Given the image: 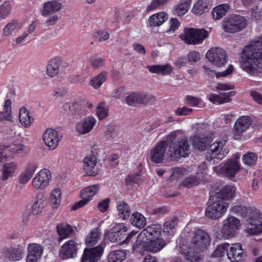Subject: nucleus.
<instances>
[{
  "instance_id": "f257e3e1",
  "label": "nucleus",
  "mask_w": 262,
  "mask_h": 262,
  "mask_svg": "<svg viewBox=\"0 0 262 262\" xmlns=\"http://www.w3.org/2000/svg\"><path fill=\"white\" fill-rule=\"evenodd\" d=\"M262 37L243 49L240 61L241 69L252 76L262 73Z\"/></svg>"
},
{
  "instance_id": "f03ea898",
  "label": "nucleus",
  "mask_w": 262,
  "mask_h": 262,
  "mask_svg": "<svg viewBox=\"0 0 262 262\" xmlns=\"http://www.w3.org/2000/svg\"><path fill=\"white\" fill-rule=\"evenodd\" d=\"M193 234L188 248L186 249L185 246H180V251L186 259L191 262H200L202 258L198 254L207 248L211 239L209 234L202 229L195 230Z\"/></svg>"
},
{
  "instance_id": "7ed1b4c3",
  "label": "nucleus",
  "mask_w": 262,
  "mask_h": 262,
  "mask_svg": "<svg viewBox=\"0 0 262 262\" xmlns=\"http://www.w3.org/2000/svg\"><path fill=\"white\" fill-rule=\"evenodd\" d=\"M190 153V144L187 137H183L169 144L166 152L167 158L171 161L182 157H188Z\"/></svg>"
},
{
  "instance_id": "20e7f679",
  "label": "nucleus",
  "mask_w": 262,
  "mask_h": 262,
  "mask_svg": "<svg viewBox=\"0 0 262 262\" xmlns=\"http://www.w3.org/2000/svg\"><path fill=\"white\" fill-rule=\"evenodd\" d=\"M208 36V32L204 29L185 28L180 38L186 44L199 45Z\"/></svg>"
},
{
  "instance_id": "39448f33",
  "label": "nucleus",
  "mask_w": 262,
  "mask_h": 262,
  "mask_svg": "<svg viewBox=\"0 0 262 262\" xmlns=\"http://www.w3.org/2000/svg\"><path fill=\"white\" fill-rule=\"evenodd\" d=\"M228 206V202L215 197L214 201L207 207L205 215L212 220L219 219L226 212Z\"/></svg>"
},
{
  "instance_id": "423d86ee",
  "label": "nucleus",
  "mask_w": 262,
  "mask_h": 262,
  "mask_svg": "<svg viewBox=\"0 0 262 262\" xmlns=\"http://www.w3.org/2000/svg\"><path fill=\"white\" fill-rule=\"evenodd\" d=\"M226 144V141H218L211 144L206 155V160L209 162L213 161L215 163V159L222 160L228 153L229 151L226 148H224Z\"/></svg>"
},
{
  "instance_id": "0eeeda50",
  "label": "nucleus",
  "mask_w": 262,
  "mask_h": 262,
  "mask_svg": "<svg viewBox=\"0 0 262 262\" xmlns=\"http://www.w3.org/2000/svg\"><path fill=\"white\" fill-rule=\"evenodd\" d=\"M246 25L244 18L237 15L230 16L222 23L224 31L230 33L240 31L245 28Z\"/></svg>"
},
{
  "instance_id": "6e6552de",
  "label": "nucleus",
  "mask_w": 262,
  "mask_h": 262,
  "mask_svg": "<svg viewBox=\"0 0 262 262\" xmlns=\"http://www.w3.org/2000/svg\"><path fill=\"white\" fill-rule=\"evenodd\" d=\"M154 101L155 97L152 95L141 92L132 93L125 98L126 103L130 106L136 104L146 105L151 104Z\"/></svg>"
},
{
  "instance_id": "1a4fd4ad",
  "label": "nucleus",
  "mask_w": 262,
  "mask_h": 262,
  "mask_svg": "<svg viewBox=\"0 0 262 262\" xmlns=\"http://www.w3.org/2000/svg\"><path fill=\"white\" fill-rule=\"evenodd\" d=\"M206 57L210 62L219 67L224 66L227 59L226 51L220 48H212L208 51Z\"/></svg>"
},
{
  "instance_id": "9d476101",
  "label": "nucleus",
  "mask_w": 262,
  "mask_h": 262,
  "mask_svg": "<svg viewBox=\"0 0 262 262\" xmlns=\"http://www.w3.org/2000/svg\"><path fill=\"white\" fill-rule=\"evenodd\" d=\"M169 145L165 141L158 142L150 150L149 156L151 161L155 163H162L166 156Z\"/></svg>"
},
{
  "instance_id": "9b49d317",
  "label": "nucleus",
  "mask_w": 262,
  "mask_h": 262,
  "mask_svg": "<svg viewBox=\"0 0 262 262\" xmlns=\"http://www.w3.org/2000/svg\"><path fill=\"white\" fill-rule=\"evenodd\" d=\"M161 226L158 224H152L142 230L137 236V242L140 244L160 237L161 233Z\"/></svg>"
},
{
  "instance_id": "f8f14e48",
  "label": "nucleus",
  "mask_w": 262,
  "mask_h": 262,
  "mask_svg": "<svg viewBox=\"0 0 262 262\" xmlns=\"http://www.w3.org/2000/svg\"><path fill=\"white\" fill-rule=\"evenodd\" d=\"M239 220L234 216H229L223 222L222 233L223 235L228 238L236 234L240 226Z\"/></svg>"
},
{
  "instance_id": "ddd939ff",
  "label": "nucleus",
  "mask_w": 262,
  "mask_h": 262,
  "mask_svg": "<svg viewBox=\"0 0 262 262\" xmlns=\"http://www.w3.org/2000/svg\"><path fill=\"white\" fill-rule=\"evenodd\" d=\"M230 211L238 214L243 217L247 218V227L250 225V219H254L259 211L256 208L241 205H235L230 208Z\"/></svg>"
},
{
  "instance_id": "4468645a",
  "label": "nucleus",
  "mask_w": 262,
  "mask_h": 262,
  "mask_svg": "<svg viewBox=\"0 0 262 262\" xmlns=\"http://www.w3.org/2000/svg\"><path fill=\"white\" fill-rule=\"evenodd\" d=\"M251 118L247 116L239 117L234 123L233 138L235 140L241 139L243 134L246 132L252 124Z\"/></svg>"
},
{
  "instance_id": "2eb2a0df",
  "label": "nucleus",
  "mask_w": 262,
  "mask_h": 262,
  "mask_svg": "<svg viewBox=\"0 0 262 262\" xmlns=\"http://www.w3.org/2000/svg\"><path fill=\"white\" fill-rule=\"evenodd\" d=\"M51 178V174L48 169H41L33 178L32 186L36 189H43L48 186Z\"/></svg>"
},
{
  "instance_id": "dca6fc26",
  "label": "nucleus",
  "mask_w": 262,
  "mask_h": 262,
  "mask_svg": "<svg viewBox=\"0 0 262 262\" xmlns=\"http://www.w3.org/2000/svg\"><path fill=\"white\" fill-rule=\"evenodd\" d=\"M241 168L237 159H229L221 167V171L225 177L233 179L238 173Z\"/></svg>"
},
{
  "instance_id": "f3484780",
  "label": "nucleus",
  "mask_w": 262,
  "mask_h": 262,
  "mask_svg": "<svg viewBox=\"0 0 262 262\" xmlns=\"http://www.w3.org/2000/svg\"><path fill=\"white\" fill-rule=\"evenodd\" d=\"M96 122L94 117H86L76 123V130L79 134H86L93 129Z\"/></svg>"
},
{
  "instance_id": "a211bd4d",
  "label": "nucleus",
  "mask_w": 262,
  "mask_h": 262,
  "mask_svg": "<svg viewBox=\"0 0 262 262\" xmlns=\"http://www.w3.org/2000/svg\"><path fill=\"white\" fill-rule=\"evenodd\" d=\"M43 140L47 146L51 150L55 149L59 144V138L57 131L48 128L42 135Z\"/></svg>"
},
{
  "instance_id": "6ab92c4d",
  "label": "nucleus",
  "mask_w": 262,
  "mask_h": 262,
  "mask_svg": "<svg viewBox=\"0 0 262 262\" xmlns=\"http://www.w3.org/2000/svg\"><path fill=\"white\" fill-rule=\"evenodd\" d=\"M246 255L239 243L231 245L227 252V257L232 262H239L245 259Z\"/></svg>"
},
{
  "instance_id": "aec40b11",
  "label": "nucleus",
  "mask_w": 262,
  "mask_h": 262,
  "mask_svg": "<svg viewBox=\"0 0 262 262\" xmlns=\"http://www.w3.org/2000/svg\"><path fill=\"white\" fill-rule=\"evenodd\" d=\"M127 230V228L124 224H117L110 231H106L105 235L111 242L115 243L122 239L123 233Z\"/></svg>"
},
{
  "instance_id": "412c9836",
  "label": "nucleus",
  "mask_w": 262,
  "mask_h": 262,
  "mask_svg": "<svg viewBox=\"0 0 262 262\" xmlns=\"http://www.w3.org/2000/svg\"><path fill=\"white\" fill-rule=\"evenodd\" d=\"M103 248L101 245L91 249H85L82 262H97L103 253Z\"/></svg>"
},
{
  "instance_id": "4be33fe9",
  "label": "nucleus",
  "mask_w": 262,
  "mask_h": 262,
  "mask_svg": "<svg viewBox=\"0 0 262 262\" xmlns=\"http://www.w3.org/2000/svg\"><path fill=\"white\" fill-rule=\"evenodd\" d=\"M77 251L76 243L74 241L71 240L62 245L59 255L63 259H68L74 257L76 255Z\"/></svg>"
},
{
  "instance_id": "5701e85b",
  "label": "nucleus",
  "mask_w": 262,
  "mask_h": 262,
  "mask_svg": "<svg viewBox=\"0 0 262 262\" xmlns=\"http://www.w3.org/2000/svg\"><path fill=\"white\" fill-rule=\"evenodd\" d=\"M144 248L152 253H157L161 250L166 245L165 241L160 237L141 243Z\"/></svg>"
},
{
  "instance_id": "b1692460",
  "label": "nucleus",
  "mask_w": 262,
  "mask_h": 262,
  "mask_svg": "<svg viewBox=\"0 0 262 262\" xmlns=\"http://www.w3.org/2000/svg\"><path fill=\"white\" fill-rule=\"evenodd\" d=\"M254 219H250V225L247 228V232L251 235L262 232V213L259 211Z\"/></svg>"
},
{
  "instance_id": "393cba45",
  "label": "nucleus",
  "mask_w": 262,
  "mask_h": 262,
  "mask_svg": "<svg viewBox=\"0 0 262 262\" xmlns=\"http://www.w3.org/2000/svg\"><path fill=\"white\" fill-rule=\"evenodd\" d=\"M83 169L88 176L95 177L97 174V171L94 170L96 164L97 159L94 155L86 156L83 160Z\"/></svg>"
},
{
  "instance_id": "a878e982",
  "label": "nucleus",
  "mask_w": 262,
  "mask_h": 262,
  "mask_svg": "<svg viewBox=\"0 0 262 262\" xmlns=\"http://www.w3.org/2000/svg\"><path fill=\"white\" fill-rule=\"evenodd\" d=\"M61 61L59 58L54 57L48 62L46 67V74L50 78L56 77L59 73V68Z\"/></svg>"
},
{
  "instance_id": "bb28decb",
  "label": "nucleus",
  "mask_w": 262,
  "mask_h": 262,
  "mask_svg": "<svg viewBox=\"0 0 262 262\" xmlns=\"http://www.w3.org/2000/svg\"><path fill=\"white\" fill-rule=\"evenodd\" d=\"M6 160L2 162L1 169V179L6 180L9 178L13 176L17 169V165L14 162H5Z\"/></svg>"
},
{
  "instance_id": "cd10ccee",
  "label": "nucleus",
  "mask_w": 262,
  "mask_h": 262,
  "mask_svg": "<svg viewBox=\"0 0 262 262\" xmlns=\"http://www.w3.org/2000/svg\"><path fill=\"white\" fill-rule=\"evenodd\" d=\"M235 91H231L228 93H221L220 95L216 94H210L207 96L209 100L212 103H219L223 104L225 103L230 102L231 100L230 97L235 95Z\"/></svg>"
},
{
  "instance_id": "c85d7f7f",
  "label": "nucleus",
  "mask_w": 262,
  "mask_h": 262,
  "mask_svg": "<svg viewBox=\"0 0 262 262\" xmlns=\"http://www.w3.org/2000/svg\"><path fill=\"white\" fill-rule=\"evenodd\" d=\"M236 190V188L234 186H225L216 193L215 197L226 202V201L230 200L234 197Z\"/></svg>"
},
{
  "instance_id": "c756f323",
  "label": "nucleus",
  "mask_w": 262,
  "mask_h": 262,
  "mask_svg": "<svg viewBox=\"0 0 262 262\" xmlns=\"http://www.w3.org/2000/svg\"><path fill=\"white\" fill-rule=\"evenodd\" d=\"M211 142V138L207 136H195L192 139L193 146L201 151L205 150Z\"/></svg>"
},
{
  "instance_id": "7c9ffc66",
  "label": "nucleus",
  "mask_w": 262,
  "mask_h": 262,
  "mask_svg": "<svg viewBox=\"0 0 262 262\" xmlns=\"http://www.w3.org/2000/svg\"><path fill=\"white\" fill-rule=\"evenodd\" d=\"M61 8V3L57 0H53L45 3L43 5L42 14L49 15L59 11Z\"/></svg>"
},
{
  "instance_id": "2f4dec72",
  "label": "nucleus",
  "mask_w": 262,
  "mask_h": 262,
  "mask_svg": "<svg viewBox=\"0 0 262 262\" xmlns=\"http://www.w3.org/2000/svg\"><path fill=\"white\" fill-rule=\"evenodd\" d=\"M147 68L152 73L161 74L162 75H170L173 71L172 66L168 63L164 65L148 66Z\"/></svg>"
},
{
  "instance_id": "473e14b6",
  "label": "nucleus",
  "mask_w": 262,
  "mask_h": 262,
  "mask_svg": "<svg viewBox=\"0 0 262 262\" xmlns=\"http://www.w3.org/2000/svg\"><path fill=\"white\" fill-rule=\"evenodd\" d=\"M168 19V15L164 12H160L151 15L148 19V24L150 27H159L162 25Z\"/></svg>"
},
{
  "instance_id": "72a5a7b5",
  "label": "nucleus",
  "mask_w": 262,
  "mask_h": 262,
  "mask_svg": "<svg viewBox=\"0 0 262 262\" xmlns=\"http://www.w3.org/2000/svg\"><path fill=\"white\" fill-rule=\"evenodd\" d=\"M117 210L119 217L123 220L129 218L131 214L130 209L128 204L124 201H120L117 203Z\"/></svg>"
},
{
  "instance_id": "f704fd0d",
  "label": "nucleus",
  "mask_w": 262,
  "mask_h": 262,
  "mask_svg": "<svg viewBox=\"0 0 262 262\" xmlns=\"http://www.w3.org/2000/svg\"><path fill=\"white\" fill-rule=\"evenodd\" d=\"M56 228L59 235V242H61L63 239L69 237L73 232L72 227L68 224L63 223L58 224L57 225Z\"/></svg>"
},
{
  "instance_id": "c9c22d12",
  "label": "nucleus",
  "mask_w": 262,
  "mask_h": 262,
  "mask_svg": "<svg viewBox=\"0 0 262 262\" xmlns=\"http://www.w3.org/2000/svg\"><path fill=\"white\" fill-rule=\"evenodd\" d=\"M99 190V185L98 184L91 185L83 189L80 193V196L81 198L87 200L89 202Z\"/></svg>"
},
{
  "instance_id": "e433bc0d",
  "label": "nucleus",
  "mask_w": 262,
  "mask_h": 262,
  "mask_svg": "<svg viewBox=\"0 0 262 262\" xmlns=\"http://www.w3.org/2000/svg\"><path fill=\"white\" fill-rule=\"evenodd\" d=\"M19 119L20 123L26 127L30 126L34 121V118L30 116L29 111L25 107L19 109Z\"/></svg>"
},
{
  "instance_id": "4c0bfd02",
  "label": "nucleus",
  "mask_w": 262,
  "mask_h": 262,
  "mask_svg": "<svg viewBox=\"0 0 262 262\" xmlns=\"http://www.w3.org/2000/svg\"><path fill=\"white\" fill-rule=\"evenodd\" d=\"M230 9L227 4H220L216 6L212 11L213 18L217 20L226 15Z\"/></svg>"
},
{
  "instance_id": "58836bf2",
  "label": "nucleus",
  "mask_w": 262,
  "mask_h": 262,
  "mask_svg": "<svg viewBox=\"0 0 262 262\" xmlns=\"http://www.w3.org/2000/svg\"><path fill=\"white\" fill-rule=\"evenodd\" d=\"M190 4L191 0H181L179 4L174 7V14L179 16L183 15L188 11Z\"/></svg>"
},
{
  "instance_id": "ea45409f",
  "label": "nucleus",
  "mask_w": 262,
  "mask_h": 262,
  "mask_svg": "<svg viewBox=\"0 0 262 262\" xmlns=\"http://www.w3.org/2000/svg\"><path fill=\"white\" fill-rule=\"evenodd\" d=\"M125 250H115L111 252L107 257L108 262H121L126 258Z\"/></svg>"
},
{
  "instance_id": "a19ab883",
  "label": "nucleus",
  "mask_w": 262,
  "mask_h": 262,
  "mask_svg": "<svg viewBox=\"0 0 262 262\" xmlns=\"http://www.w3.org/2000/svg\"><path fill=\"white\" fill-rule=\"evenodd\" d=\"M20 28L18 21L17 20H13L4 27L3 35L7 37L13 35Z\"/></svg>"
},
{
  "instance_id": "79ce46f5",
  "label": "nucleus",
  "mask_w": 262,
  "mask_h": 262,
  "mask_svg": "<svg viewBox=\"0 0 262 262\" xmlns=\"http://www.w3.org/2000/svg\"><path fill=\"white\" fill-rule=\"evenodd\" d=\"M3 150H5L6 154L8 150H10L12 153L18 154H26L30 151L29 148L27 146L21 143L12 144L9 147L3 149Z\"/></svg>"
},
{
  "instance_id": "37998d69",
  "label": "nucleus",
  "mask_w": 262,
  "mask_h": 262,
  "mask_svg": "<svg viewBox=\"0 0 262 262\" xmlns=\"http://www.w3.org/2000/svg\"><path fill=\"white\" fill-rule=\"evenodd\" d=\"M130 222L132 224L139 228H143L146 225V218L140 213L136 212L133 213Z\"/></svg>"
},
{
  "instance_id": "c03bdc74",
  "label": "nucleus",
  "mask_w": 262,
  "mask_h": 262,
  "mask_svg": "<svg viewBox=\"0 0 262 262\" xmlns=\"http://www.w3.org/2000/svg\"><path fill=\"white\" fill-rule=\"evenodd\" d=\"M100 236L99 229L98 228L92 230L85 238V244L88 246L92 247L98 241Z\"/></svg>"
},
{
  "instance_id": "a18cd8bd",
  "label": "nucleus",
  "mask_w": 262,
  "mask_h": 262,
  "mask_svg": "<svg viewBox=\"0 0 262 262\" xmlns=\"http://www.w3.org/2000/svg\"><path fill=\"white\" fill-rule=\"evenodd\" d=\"M203 68L205 70V73L207 75L213 77L215 74L217 78L221 77H225L227 75H230L232 73L233 71V67L232 65H229L228 69L222 72H217L215 73L214 71L211 70L209 68L207 67L206 66H203Z\"/></svg>"
},
{
  "instance_id": "49530a36",
  "label": "nucleus",
  "mask_w": 262,
  "mask_h": 262,
  "mask_svg": "<svg viewBox=\"0 0 262 262\" xmlns=\"http://www.w3.org/2000/svg\"><path fill=\"white\" fill-rule=\"evenodd\" d=\"M43 246L37 243H30L27 246L28 254L40 257L43 251Z\"/></svg>"
},
{
  "instance_id": "de8ad7c7",
  "label": "nucleus",
  "mask_w": 262,
  "mask_h": 262,
  "mask_svg": "<svg viewBox=\"0 0 262 262\" xmlns=\"http://www.w3.org/2000/svg\"><path fill=\"white\" fill-rule=\"evenodd\" d=\"M43 197L41 194H37L35 200L32 206V213L33 214H38L41 212L43 206Z\"/></svg>"
},
{
  "instance_id": "09e8293b",
  "label": "nucleus",
  "mask_w": 262,
  "mask_h": 262,
  "mask_svg": "<svg viewBox=\"0 0 262 262\" xmlns=\"http://www.w3.org/2000/svg\"><path fill=\"white\" fill-rule=\"evenodd\" d=\"M108 73L106 71H103L95 76L90 82L91 85L95 89L100 87L107 78Z\"/></svg>"
},
{
  "instance_id": "8fccbe9b",
  "label": "nucleus",
  "mask_w": 262,
  "mask_h": 262,
  "mask_svg": "<svg viewBox=\"0 0 262 262\" xmlns=\"http://www.w3.org/2000/svg\"><path fill=\"white\" fill-rule=\"evenodd\" d=\"M23 251L20 248H10L5 253V255L11 260H18L22 258Z\"/></svg>"
},
{
  "instance_id": "3c124183",
  "label": "nucleus",
  "mask_w": 262,
  "mask_h": 262,
  "mask_svg": "<svg viewBox=\"0 0 262 262\" xmlns=\"http://www.w3.org/2000/svg\"><path fill=\"white\" fill-rule=\"evenodd\" d=\"M50 202L53 208H57L61 202V190L59 188L54 189L50 194Z\"/></svg>"
},
{
  "instance_id": "603ef678",
  "label": "nucleus",
  "mask_w": 262,
  "mask_h": 262,
  "mask_svg": "<svg viewBox=\"0 0 262 262\" xmlns=\"http://www.w3.org/2000/svg\"><path fill=\"white\" fill-rule=\"evenodd\" d=\"M104 138L108 141H117L119 138L118 128L115 126L108 127L105 132Z\"/></svg>"
},
{
  "instance_id": "864d4df0",
  "label": "nucleus",
  "mask_w": 262,
  "mask_h": 262,
  "mask_svg": "<svg viewBox=\"0 0 262 262\" xmlns=\"http://www.w3.org/2000/svg\"><path fill=\"white\" fill-rule=\"evenodd\" d=\"M89 63L92 68L99 69L105 66V60L103 58L93 55L89 58Z\"/></svg>"
},
{
  "instance_id": "5fc2aeb1",
  "label": "nucleus",
  "mask_w": 262,
  "mask_h": 262,
  "mask_svg": "<svg viewBox=\"0 0 262 262\" xmlns=\"http://www.w3.org/2000/svg\"><path fill=\"white\" fill-rule=\"evenodd\" d=\"M200 174H198L196 176H191L186 178L182 182V185L188 188L198 185L200 184L202 180L200 178Z\"/></svg>"
},
{
  "instance_id": "6e6d98bb",
  "label": "nucleus",
  "mask_w": 262,
  "mask_h": 262,
  "mask_svg": "<svg viewBox=\"0 0 262 262\" xmlns=\"http://www.w3.org/2000/svg\"><path fill=\"white\" fill-rule=\"evenodd\" d=\"M208 4L205 0H199L196 2L192 9V11L196 15H201L207 8Z\"/></svg>"
},
{
  "instance_id": "4d7b16f0",
  "label": "nucleus",
  "mask_w": 262,
  "mask_h": 262,
  "mask_svg": "<svg viewBox=\"0 0 262 262\" xmlns=\"http://www.w3.org/2000/svg\"><path fill=\"white\" fill-rule=\"evenodd\" d=\"M229 246V244L227 243H225L217 246L213 253V256L216 257H222L225 254L227 256V252H228Z\"/></svg>"
},
{
  "instance_id": "13d9d810",
  "label": "nucleus",
  "mask_w": 262,
  "mask_h": 262,
  "mask_svg": "<svg viewBox=\"0 0 262 262\" xmlns=\"http://www.w3.org/2000/svg\"><path fill=\"white\" fill-rule=\"evenodd\" d=\"M96 114L99 120H103L108 115V110L104 103H100L97 107Z\"/></svg>"
},
{
  "instance_id": "bf43d9fd",
  "label": "nucleus",
  "mask_w": 262,
  "mask_h": 262,
  "mask_svg": "<svg viewBox=\"0 0 262 262\" xmlns=\"http://www.w3.org/2000/svg\"><path fill=\"white\" fill-rule=\"evenodd\" d=\"M178 219L176 216H172L170 220L165 222L163 231L169 232L170 230L174 229L178 225Z\"/></svg>"
},
{
  "instance_id": "052dcab7",
  "label": "nucleus",
  "mask_w": 262,
  "mask_h": 262,
  "mask_svg": "<svg viewBox=\"0 0 262 262\" xmlns=\"http://www.w3.org/2000/svg\"><path fill=\"white\" fill-rule=\"evenodd\" d=\"M187 61L191 64H194L201 59V54L195 51H190L187 55Z\"/></svg>"
},
{
  "instance_id": "680f3d73",
  "label": "nucleus",
  "mask_w": 262,
  "mask_h": 262,
  "mask_svg": "<svg viewBox=\"0 0 262 262\" xmlns=\"http://www.w3.org/2000/svg\"><path fill=\"white\" fill-rule=\"evenodd\" d=\"M257 159V155L252 152L245 154L243 157L245 163L248 165H254L256 162Z\"/></svg>"
},
{
  "instance_id": "e2e57ef3",
  "label": "nucleus",
  "mask_w": 262,
  "mask_h": 262,
  "mask_svg": "<svg viewBox=\"0 0 262 262\" xmlns=\"http://www.w3.org/2000/svg\"><path fill=\"white\" fill-rule=\"evenodd\" d=\"M63 107H64V110H66L67 108H69V113L71 115H74L79 111H80V105L78 103L75 102L72 103V104L66 103L63 105Z\"/></svg>"
},
{
  "instance_id": "0e129e2a",
  "label": "nucleus",
  "mask_w": 262,
  "mask_h": 262,
  "mask_svg": "<svg viewBox=\"0 0 262 262\" xmlns=\"http://www.w3.org/2000/svg\"><path fill=\"white\" fill-rule=\"evenodd\" d=\"M11 9V5L9 3H5L0 7V20L9 15Z\"/></svg>"
},
{
  "instance_id": "69168bd1",
  "label": "nucleus",
  "mask_w": 262,
  "mask_h": 262,
  "mask_svg": "<svg viewBox=\"0 0 262 262\" xmlns=\"http://www.w3.org/2000/svg\"><path fill=\"white\" fill-rule=\"evenodd\" d=\"M180 23L177 18H172L169 20V28L166 31L167 33H173L178 29Z\"/></svg>"
},
{
  "instance_id": "338daca9",
  "label": "nucleus",
  "mask_w": 262,
  "mask_h": 262,
  "mask_svg": "<svg viewBox=\"0 0 262 262\" xmlns=\"http://www.w3.org/2000/svg\"><path fill=\"white\" fill-rule=\"evenodd\" d=\"M95 37L98 41H102L108 39L110 37V34L105 31L101 30L95 33Z\"/></svg>"
},
{
  "instance_id": "774afa93",
  "label": "nucleus",
  "mask_w": 262,
  "mask_h": 262,
  "mask_svg": "<svg viewBox=\"0 0 262 262\" xmlns=\"http://www.w3.org/2000/svg\"><path fill=\"white\" fill-rule=\"evenodd\" d=\"M252 15L256 19L262 18V5L256 6L252 10Z\"/></svg>"
}]
</instances>
